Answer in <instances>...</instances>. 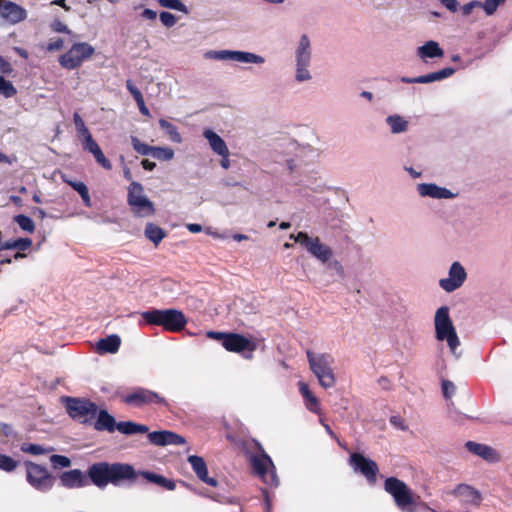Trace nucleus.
<instances>
[{"label":"nucleus","instance_id":"a878e982","mask_svg":"<svg viewBox=\"0 0 512 512\" xmlns=\"http://www.w3.org/2000/svg\"><path fill=\"white\" fill-rule=\"evenodd\" d=\"M133 214L137 217H149L155 214V207L147 196L137 198L135 201L129 202Z\"/></svg>","mask_w":512,"mask_h":512},{"label":"nucleus","instance_id":"4d7b16f0","mask_svg":"<svg viewBox=\"0 0 512 512\" xmlns=\"http://www.w3.org/2000/svg\"><path fill=\"white\" fill-rule=\"evenodd\" d=\"M52 29L58 33L70 34L71 30L60 20H55L51 24Z\"/></svg>","mask_w":512,"mask_h":512},{"label":"nucleus","instance_id":"f704fd0d","mask_svg":"<svg viewBox=\"0 0 512 512\" xmlns=\"http://www.w3.org/2000/svg\"><path fill=\"white\" fill-rule=\"evenodd\" d=\"M144 233L145 236L155 245H158L166 236L165 231L153 223H148L146 225Z\"/></svg>","mask_w":512,"mask_h":512},{"label":"nucleus","instance_id":"864d4df0","mask_svg":"<svg viewBox=\"0 0 512 512\" xmlns=\"http://www.w3.org/2000/svg\"><path fill=\"white\" fill-rule=\"evenodd\" d=\"M456 391V386L452 381H442V393L445 399H450Z\"/></svg>","mask_w":512,"mask_h":512},{"label":"nucleus","instance_id":"4468645a","mask_svg":"<svg viewBox=\"0 0 512 512\" xmlns=\"http://www.w3.org/2000/svg\"><path fill=\"white\" fill-rule=\"evenodd\" d=\"M223 347L229 352L241 353L246 359L253 357L257 343L238 333H228Z\"/></svg>","mask_w":512,"mask_h":512},{"label":"nucleus","instance_id":"5fc2aeb1","mask_svg":"<svg viewBox=\"0 0 512 512\" xmlns=\"http://www.w3.org/2000/svg\"><path fill=\"white\" fill-rule=\"evenodd\" d=\"M159 17L162 24L168 28L174 26L177 22V18L170 12L163 11Z\"/></svg>","mask_w":512,"mask_h":512},{"label":"nucleus","instance_id":"49530a36","mask_svg":"<svg viewBox=\"0 0 512 512\" xmlns=\"http://www.w3.org/2000/svg\"><path fill=\"white\" fill-rule=\"evenodd\" d=\"M21 451L32 455H42L48 453L51 449L44 448L39 444L23 443L21 445Z\"/></svg>","mask_w":512,"mask_h":512},{"label":"nucleus","instance_id":"13d9d810","mask_svg":"<svg viewBox=\"0 0 512 512\" xmlns=\"http://www.w3.org/2000/svg\"><path fill=\"white\" fill-rule=\"evenodd\" d=\"M479 7H480V1H476V0L470 1L462 7V9H461L462 14L464 16H468L471 14V12L473 11L474 8H479Z\"/></svg>","mask_w":512,"mask_h":512},{"label":"nucleus","instance_id":"393cba45","mask_svg":"<svg viewBox=\"0 0 512 512\" xmlns=\"http://www.w3.org/2000/svg\"><path fill=\"white\" fill-rule=\"evenodd\" d=\"M96 420L93 427L96 431H107L113 433L116 430L117 423L114 416H112L106 409H97Z\"/></svg>","mask_w":512,"mask_h":512},{"label":"nucleus","instance_id":"1a4fd4ad","mask_svg":"<svg viewBox=\"0 0 512 512\" xmlns=\"http://www.w3.org/2000/svg\"><path fill=\"white\" fill-rule=\"evenodd\" d=\"M26 480L37 491L48 492L54 485V477L49 473L46 467L27 461Z\"/></svg>","mask_w":512,"mask_h":512},{"label":"nucleus","instance_id":"cd10ccee","mask_svg":"<svg viewBox=\"0 0 512 512\" xmlns=\"http://www.w3.org/2000/svg\"><path fill=\"white\" fill-rule=\"evenodd\" d=\"M203 137L208 141L210 148L216 154H225L228 147L225 141L212 129H205L203 131Z\"/></svg>","mask_w":512,"mask_h":512},{"label":"nucleus","instance_id":"f03ea898","mask_svg":"<svg viewBox=\"0 0 512 512\" xmlns=\"http://www.w3.org/2000/svg\"><path fill=\"white\" fill-rule=\"evenodd\" d=\"M449 312L448 306H441L436 310L434 317L435 337L438 341H446L450 352L458 360L462 356V352L458 351L460 339Z\"/></svg>","mask_w":512,"mask_h":512},{"label":"nucleus","instance_id":"de8ad7c7","mask_svg":"<svg viewBox=\"0 0 512 512\" xmlns=\"http://www.w3.org/2000/svg\"><path fill=\"white\" fill-rule=\"evenodd\" d=\"M18 466V461L12 457L0 453V470L5 472H12Z\"/></svg>","mask_w":512,"mask_h":512},{"label":"nucleus","instance_id":"338daca9","mask_svg":"<svg viewBox=\"0 0 512 512\" xmlns=\"http://www.w3.org/2000/svg\"><path fill=\"white\" fill-rule=\"evenodd\" d=\"M390 423L393 426L400 428L401 430L407 429V427L403 424V420L399 416H391Z\"/></svg>","mask_w":512,"mask_h":512},{"label":"nucleus","instance_id":"2f4dec72","mask_svg":"<svg viewBox=\"0 0 512 512\" xmlns=\"http://www.w3.org/2000/svg\"><path fill=\"white\" fill-rule=\"evenodd\" d=\"M299 391L304 398L306 408L313 413H319V401L310 391L309 386L304 382H299Z\"/></svg>","mask_w":512,"mask_h":512},{"label":"nucleus","instance_id":"6ab92c4d","mask_svg":"<svg viewBox=\"0 0 512 512\" xmlns=\"http://www.w3.org/2000/svg\"><path fill=\"white\" fill-rule=\"evenodd\" d=\"M417 192L421 197L432 199H453L456 197L455 193L435 183H420L417 185Z\"/></svg>","mask_w":512,"mask_h":512},{"label":"nucleus","instance_id":"5701e85b","mask_svg":"<svg viewBox=\"0 0 512 512\" xmlns=\"http://www.w3.org/2000/svg\"><path fill=\"white\" fill-rule=\"evenodd\" d=\"M187 461L191 465L192 470L199 480L212 487H216L218 485V482L215 478L208 476L207 465L202 457L197 455H190Z\"/></svg>","mask_w":512,"mask_h":512},{"label":"nucleus","instance_id":"6e6d98bb","mask_svg":"<svg viewBox=\"0 0 512 512\" xmlns=\"http://www.w3.org/2000/svg\"><path fill=\"white\" fill-rule=\"evenodd\" d=\"M327 269L333 270L338 276L344 277V268L342 264L338 260H330L328 263L324 264Z\"/></svg>","mask_w":512,"mask_h":512},{"label":"nucleus","instance_id":"bf43d9fd","mask_svg":"<svg viewBox=\"0 0 512 512\" xmlns=\"http://www.w3.org/2000/svg\"><path fill=\"white\" fill-rule=\"evenodd\" d=\"M126 87H127V90L133 96L135 101L138 100L139 98L143 97L141 91L136 86H134V84L132 83L131 80H127Z\"/></svg>","mask_w":512,"mask_h":512},{"label":"nucleus","instance_id":"a211bd4d","mask_svg":"<svg viewBox=\"0 0 512 512\" xmlns=\"http://www.w3.org/2000/svg\"><path fill=\"white\" fill-rule=\"evenodd\" d=\"M0 16L9 23L16 24L26 19L27 12L12 1H3L0 3Z\"/></svg>","mask_w":512,"mask_h":512},{"label":"nucleus","instance_id":"c85d7f7f","mask_svg":"<svg viewBox=\"0 0 512 512\" xmlns=\"http://www.w3.org/2000/svg\"><path fill=\"white\" fill-rule=\"evenodd\" d=\"M417 55L423 60L427 58H439L444 55V51L437 42L431 40L418 47Z\"/></svg>","mask_w":512,"mask_h":512},{"label":"nucleus","instance_id":"c03bdc74","mask_svg":"<svg viewBox=\"0 0 512 512\" xmlns=\"http://www.w3.org/2000/svg\"><path fill=\"white\" fill-rule=\"evenodd\" d=\"M82 148L84 151H87L91 154H93L95 151H97L100 146L98 143L93 139L91 133H88L82 137H80Z\"/></svg>","mask_w":512,"mask_h":512},{"label":"nucleus","instance_id":"0e129e2a","mask_svg":"<svg viewBox=\"0 0 512 512\" xmlns=\"http://www.w3.org/2000/svg\"><path fill=\"white\" fill-rule=\"evenodd\" d=\"M442 4L451 12H456L459 6L457 0H442Z\"/></svg>","mask_w":512,"mask_h":512},{"label":"nucleus","instance_id":"ea45409f","mask_svg":"<svg viewBox=\"0 0 512 512\" xmlns=\"http://www.w3.org/2000/svg\"><path fill=\"white\" fill-rule=\"evenodd\" d=\"M160 6L188 14L187 6L181 0H158Z\"/></svg>","mask_w":512,"mask_h":512},{"label":"nucleus","instance_id":"e2e57ef3","mask_svg":"<svg viewBox=\"0 0 512 512\" xmlns=\"http://www.w3.org/2000/svg\"><path fill=\"white\" fill-rule=\"evenodd\" d=\"M64 41L61 38H58L57 40L50 42L47 46L48 51H58L63 48Z\"/></svg>","mask_w":512,"mask_h":512},{"label":"nucleus","instance_id":"f3484780","mask_svg":"<svg viewBox=\"0 0 512 512\" xmlns=\"http://www.w3.org/2000/svg\"><path fill=\"white\" fill-rule=\"evenodd\" d=\"M149 441L156 446H167V445H183L186 443V440L181 435L168 431H153L148 433Z\"/></svg>","mask_w":512,"mask_h":512},{"label":"nucleus","instance_id":"f257e3e1","mask_svg":"<svg viewBox=\"0 0 512 512\" xmlns=\"http://www.w3.org/2000/svg\"><path fill=\"white\" fill-rule=\"evenodd\" d=\"M91 482L98 488H105L109 483L119 486L122 481H134L137 473L134 467L125 463L97 462L87 471Z\"/></svg>","mask_w":512,"mask_h":512},{"label":"nucleus","instance_id":"774afa93","mask_svg":"<svg viewBox=\"0 0 512 512\" xmlns=\"http://www.w3.org/2000/svg\"><path fill=\"white\" fill-rule=\"evenodd\" d=\"M2 432L6 437L9 438H16V432L14 431L13 427L8 424H4L2 426Z\"/></svg>","mask_w":512,"mask_h":512},{"label":"nucleus","instance_id":"b1692460","mask_svg":"<svg viewBox=\"0 0 512 512\" xmlns=\"http://www.w3.org/2000/svg\"><path fill=\"white\" fill-rule=\"evenodd\" d=\"M60 483L65 488H81L88 485L85 474L79 469L65 471L60 475Z\"/></svg>","mask_w":512,"mask_h":512},{"label":"nucleus","instance_id":"9b49d317","mask_svg":"<svg viewBox=\"0 0 512 512\" xmlns=\"http://www.w3.org/2000/svg\"><path fill=\"white\" fill-rule=\"evenodd\" d=\"M204 57L218 61L231 60L249 64H263L265 62L264 57L258 54L238 50H209L204 54Z\"/></svg>","mask_w":512,"mask_h":512},{"label":"nucleus","instance_id":"412c9836","mask_svg":"<svg viewBox=\"0 0 512 512\" xmlns=\"http://www.w3.org/2000/svg\"><path fill=\"white\" fill-rule=\"evenodd\" d=\"M465 447L470 453L481 457L489 463H498L501 460L500 453L486 444L468 441L466 442Z\"/></svg>","mask_w":512,"mask_h":512},{"label":"nucleus","instance_id":"4be33fe9","mask_svg":"<svg viewBox=\"0 0 512 512\" xmlns=\"http://www.w3.org/2000/svg\"><path fill=\"white\" fill-rule=\"evenodd\" d=\"M451 494L459 497L461 503L471 504L474 506H479L482 501V495L480 491L476 490L472 486L468 484H459L452 491Z\"/></svg>","mask_w":512,"mask_h":512},{"label":"nucleus","instance_id":"6e6552de","mask_svg":"<svg viewBox=\"0 0 512 512\" xmlns=\"http://www.w3.org/2000/svg\"><path fill=\"white\" fill-rule=\"evenodd\" d=\"M311 59L310 39L306 34H303L295 50V80L297 82L302 83L312 79V75L309 71Z\"/></svg>","mask_w":512,"mask_h":512},{"label":"nucleus","instance_id":"a19ab883","mask_svg":"<svg viewBox=\"0 0 512 512\" xmlns=\"http://www.w3.org/2000/svg\"><path fill=\"white\" fill-rule=\"evenodd\" d=\"M152 157L162 161H170L174 157V151L169 147H154Z\"/></svg>","mask_w":512,"mask_h":512},{"label":"nucleus","instance_id":"2eb2a0df","mask_svg":"<svg viewBox=\"0 0 512 512\" xmlns=\"http://www.w3.org/2000/svg\"><path fill=\"white\" fill-rule=\"evenodd\" d=\"M122 400L128 405L137 407L154 403L167 405L166 400L158 393L142 387L135 388L130 393L124 395Z\"/></svg>","mask_w":512,"mask_h":512},{"label":"nucleus","instance_id":"79ce46f5","mask_svg":"<svg viewBox=\"0 0 512 512\" xmlns=\"http://www.w3.org/2000/svg\"><path fill=\"white\" fill-rule=\"evenodd\" d=\"M0 94L5 98H11L17 94V90L11 81L0 76Z\"/></svg>","mask_w":512,"mask_h":512},{"label":"nucleus","instance_id":"ddd939ff","mask_svg":"<svg viewBox=\"0 0 512 512\" xmlns=\"http://www.w3.org/2000/svg\"><path fill=\"white\" fill-rule=\"evenodd\" d=\"M349 464L356 473L362 474L369 484L376 483L379 468L374 460L365 457L361 453L354 452L350 455Z\"/></svg>","mask_w":512,"mask_h":512},{"label":"nucleus","instance_id":"473e14b6","mask_svg":"<svg viewBox=\"0 0 512 512\" xmlns=\"http://www.w3.org/2000/svg\"><path fill=\"white\" fill-rule=\"evenodd\" d=\"M116 430L124 435H134L138 433H147L149 428L146 425L132 421H121L117 423Z\"/></svg>","mask_w":512,"mask_h":512},{"label":"nucleus","instance_id":"a18cd8bd","mask_svg":"<svg viewBox=\"0 0 512 512\" xmlns=\"http://www.w3.org/2000/svg\"><path fill=\"white\" fill-rule=\"evenodd\" d=\"M505 1L506 0H485L484 2H480L479 8H482L487 16H491Z\"/></svg>","mask_w":512,"mask_h":512},{"label":"nucleus","instance_id":"c756f323","mask_svg":"<svg viewBox=\"0 0 512 512\" xmlns=\"http://www.w3.org/2000/svg\"><path fill=\"white\" fill-rule=\"evenodd\" d=\"M385 122L389 126L390 131L393 134L404 133L409 128V121L399 114L389 115L385 119Z\"/></svg>","mask_w":512,"mask_h":512},{"label":"nucleus","instance_id":"423d86ee","mask_svg":"<svg viewBox=\"0 0 512 512\" xmlns=\"http://www.w3.org/2000/svg\"><path fill=\"white\" fill-rule=\"evenodd\" d=\"M384 489L393 497L396 506L402 512H417L416 499L405 482L396 477H389L384 482Z\"/></svg>","mask_w":512,"mask_h":512},{"label":"nucleus","instance_id":"20e7f679","mask_svg":"<svg viewBox=\"0 0 512 512\" xmlns=\"http://www.w3.org/2000/svg\"><path fill=\"white\" fill-rule=\"evenodd\" d=\"M309 367L317 377L319 384L325 388H332L336 379L332 369L334 363L333 357L328 353H315L311 350L306 351Z\"/></svg>","mask_w":512,"mask_h":512},{"label":"nucleus","instance_id":"e433bc0d","mask_svg":"<svg viewBox=\"0 0 512 512\" xmlns=\"http://www.w3.org/2000/svg\"><path fill=\"white\" fill-rule=\"evenodd\" d=\"M32 245V240L30 238H19L16 240H9L3 243L2 250H10V249H18L20 251H25L30 248Z\"/></svg>","mask_w":512,"mask_h":512},{"label":"nucleus","instance_id":"72a5a7b5","mask_svg":"<svg viewBox=\"0 0 512 512\" xmlns=\"http://www.w3.org/2000/svg\"><path fill=\"white\" fill-rule=\"evenodd\" d=\"M62 179L66 184L71 186L75 191H77L79 193V195L81 196L83 203L86 207L92 206L91 198L89 195V190L85 183H83L81 181H74V180L68 179L65 176H62Z\"/></svg>","mask_w":512,"mask_h":512},{"label":"nucleus","instance_id":"0eeeda50","mask_svg":"<svg viewBox=\"0 0 512 512\" xmlns=\"http://www.w3.org/2000/svg\"><path fill=\"white\" fill-rule=\"evenodd\" d=\"M255 446L259 449L258 455L250 456V463L253 467L254 472L266 483L271 486L277 487L279 485V479L276 475V469L272 459L264 451L263 447L259 442H255Z\"/></svg>","mask_w":512,"mask_h":512},{"label":"nucleus","instance_id":"f8f14e48","mask_svg":"<svg viewBox=\"0 0 512 512\" xmlns=\"http://www.w3.org/2000/svg\"><path fill=\"white\" fill-rule=\"evenodd\" d=\"M297 238V240L301 241V246H303L307 252L321 264H326L332 259V249L328 245L322 243L319 237H312L306 232L301 231L300 236Z\"/></svg>","mask_w":512,"mask_h":512},{"label":"nucleus","instance_id":"8fccbe9b","mask_svg":"<svg viewBox=\"0 0 512 512\" xmlns=\"http://www.w3.org/2000/svg\"><path fill=\"white\" fill-rule=\"evenodd\" d=\"M73 122L75 124L76 131H77L79 138L90 133L89 129L87 128L83 119L81 118V116L78 113H74Z\"/></svg>","mask_w":512,"mask_h":512},{"label":"nucleus","instance_id":"69168bd1","mask_svg":"<svg viewBox=\"0 0 512 512\" xmlns=\"http://www.w3.org/2000/svg\"><path fill=\"white\" fill-rule=\"evenodd\" d=\"M229 154H230L229 149L227 150V152L225 154H218L219 156H221L220 165L225 170L229 169L231 166Z\"/></svg>","mask_w":512,"mask_h":512},{"label":"nucleus","instance_id":"4c0bfd02","mask_svg":"<svg viewBox=\"0 0 512 512\" xmlns=\"http://www.w3.org/2000/svg\"><path fill=\"white\" fill-rule=\"evenodd\" d=\"M146 196L144 193V187L137 181H131L127 188V203L135 201L137 198Z\"/></svg>","mask_w":512,"mask_h":512},{"label":"nucleus","instance_id":"58836bf2","mask_svg":"<svg viewBox=\"0 0 512 512\" xmlns=\"http://www.w3.org/2000/svg\"><path fill=\"white\" fill-rule=\"evenodd\" d=\"M131 144L133 146V149L140 155H143V156L151 155L152 156L154 146H149L148 144L141 142L136 136H131Z\"/></svg>","mask_w":512,"mask_h":512},{"label":"nucleus","instance_id":"7ed1b4c3","mask_svg":"<svg viewBox=\"0 0 512 512\" xmlns=\"http://www.w3.org/2000/svg\"><path fill=\"white\" fill-rule=\"evenodd\" d=\"M141 316L147 324L162 326L173 332L181 331L187 324L185 315L177 309H152L142 312Z\"/></svg>","mask_w":512,"mask_h":512},{"label":"nucleus","instance_id":"aec40b11","mask_svg":"<svg viewBox=\"0 0 512 512\" xmlns=\"http://www.w3.org/2000/svg\"><path fill=\"white\" fill-rule=\"evenodd\" d=\"M455 73V69L452 67H446L439 71L431 72L426 75H421L417 77H402L401 82L407 84H428L436 81L444 80Z\"/></svg>","mask_w":512,"mask_h":512},{"label":"nucleus","instance_id":"603ef678","mask_svg":"<svg viewBox=\"0 0 512 512\" xmlns=\"http://www.w3.org/2000/svg\"><path fill=\"white\" fill-rule=\"evenodd\" d=\"M92 155L94 156L96 162L101 167H103L106 170H111L112 169L111 162L105 157V155H104L103 151L101 150V148H99L97 151H95Z\"/></svg>","mask_w":512,"mask_h":512},{"label":"nucleus","instance_id":"09e8293b","mask_svg":"<svg viewBox=\"0 0 512 512\" xmlns=\"http://www.w3.org/2000/svg\"><path fill=\"white\" fill-rule=\"evenodd\" d=\"M50 462L54 468H66L71 465V460L67 456L57 454L50 457Z\"/></svg>","mask_w":512,"mask_h":512},{"label":"nucleus","instance_id":"9d476101","mask_svg":"<svg viewBox=\"0 0 512 512\" xmlns=\"http://www.w3.org/2000/svg\"><path fill=\"white\" fill-rule=\"evenodd\" d=\"M94 52V47L86 42L75 43L68 52L59 57V63L63 68L73 70L81 66Z\"/></svg>","mask_w":512,"mask_h":512},{"label":"nucleus","instance_id":"dca6fc26","mask_svg":"<svg viewBox=\"0 0 512 512\" xmlns=\"http://www.w3.org/2000/svg\"><path fill=\"white\" fill-rule=\"evenodd\" d=\"M467 278L465 268L460 262H453L449 268L448 277L439 280V286L451 293L460 288Z\"/></svg>","mask_w":512,"mask_h":512},{"label":"nucleus","instance_id":"052dcab7","mask_svg":"<svg viewBox=\"0 0 512 512\" xmlns=\"http://www.w3.org/2000/svg\"><path fill=\"white\" fill-rule=\"evenodd\" d=\"M13 71L12 65L4 57L0 56V72L10 74Z\"/></svg>","mask_w":512,"mask_h":512},{"label":"nucleus","instance_id":"3c124183","mask_svg":"<svg viewBox=\"0 0 512 512\" xmlns=\"http://www.w3.org/2000/svg\"><path fill=\"white\" fill-rule=\"evenodd\" d=\"M92 155L94 156L96 162L101 167H103L106 170H111L112 169L111 162L105 157V155H104L103 151L101 150V148H99L97 151H95Z\"/></svg>","mask_w":512,"mask_h":512},{"label":"nucleus","instance_id":"39448f33","mask_svg":"<svg viewBox=\"0 0 512 512\" xmlns=\"http://www.w3.org/2000/svg\"><path fill=\"white\" fill-rule=\"evenodd\" d=\"M61 403L70 418L84 425L91 424L97 413L96 403L88 398L63 396Z\"/></svg>","mask_w":512,"mask_h":512},{"label":"nucleus","instance_id":"37998d69","mask_svg":"<svg viewBox=\"0 0 512 512\" xmlns=\"http://www.w3.org/2000/svg\"><path fill=\"white\" fill-rule=\"evenodd\" d=\"M14 221L18 224V226L29 233H32L35 230V224L33 220L23 214L17 215L14 218Z\"/></svg>","mask_w":512,"mask_h":512},{"label":"nucleus","instance_id":"c9c22d12","mask_svg":"<svg viewBox=\"0 0 512 512\" xmlns=\"http://www.w3.org/2000/svg\"><path fill=\"white\" fill-rule=\"evenodd\" d=\"M159 125L162 128V130L169 136V139L174 143H181L182 142V136L178 132V129L175 125L170 123L169 121L165 119L159 120Z\"/></svg>","mask_w":512,"mask_h":512},{"label":"nucleus","instance_id":"bb28decb","mask_svg":"<svg viewBox=\"0 0 512 512\" xmlns=\"http://www.w3.org/2000/svg\"><path fill=\"white\" fill-rule=\"evenodd\" d=\"M121 345V339L118 335L112 334L100 339L96 344L97 352L100 354L116 353Z\"/></svg>","mask_w":512,"mask_h":512},{"label":"nucleus","instance_id":"7c9ffc66","mask_svg":"<svg viewBox=\"0 0 512 512\" xmlns=\"http://www.w3.org/2000/svg\"><path fill=\"white\" fill-rule=\"evenodd\" d=\"M140 475L145 478L147 481L154 483L160 487H163L169 491H173L176 488L175 481L165 478L162 475L156 474L150 471H141Z\"/></svg>","mask_w":512,"mask_h":512},{"label":"nucleus","instance_id":"680f3d73","mask_svg":"<svg viewBox=\"0 0 512 512\" xmlns=\"http://www.w3.org/2000/svg\"><path fill=\"white\" fill-rule=\"evenodd\" d=\"M228 333L224 332H216V331H208L207 337L211 339H215L221 342L223 345L224 340L226 339Z\"/></svg>","mask_w":512,"mask_h":512}]
</instances>
